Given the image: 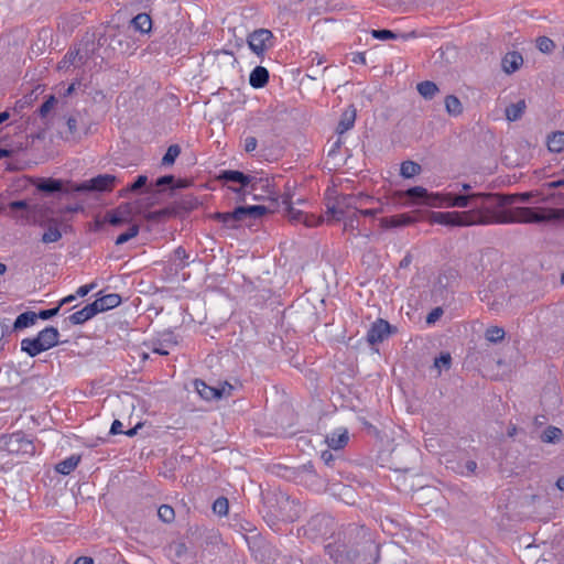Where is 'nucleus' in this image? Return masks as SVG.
Segmentation results:
<instances>
[{
	"label": "nucleus",
	"mask_w": 564,
	"mask_h": 564,
	"mask_svg": "<svg viewBox=\"0 0 564 564\" xmlns=\"http://www.w3.org/2000/svg\"><path fill=\"white\" fill-rule=\"evenodd\" d=\"M514 204V196L497 193H476L473 208L464 212H433L430 223L448 227L488 226L496 224H532L533 207H514L505 212L497 208Z\"/></svg>",
	"instance_id": "nucleus-1"
},
{
	"label": "nucleus",
	"mask_w": 564,
	"mask_h": 564,
	"mask_svg": "<svg viewBox=\"0 0 564 564\" xmlns=\"http://www.w3.org/2000/svg\"><path fill=\"white\" fill-rule=\"evenodd\" d=\"M325 551L336 564H376L379 557L371 532L356 524H349L344 540L326 544Z\"/></svg>",
	"instance_id": "nucleus-2"
},
{
	"label": "nucleus",
	"mask_w": 564,
	"mask_h": 564,
	"mask_svg": "<svg viewBox=\"0 0 564 564\" xmlns=\"http://www.w3.org/2000/svg\"><path fill=\"white\" fill-rule=\"evenodd\" d=\"M267 508L264 518L270 525L278 521L293 522L302 512L301 503L283 491L273 492L267 501Z\"/></svg>",
	"instance_id": "nucleus-3"
},
{
	"label": "nucleus",
	"mask_w": 564,
	"mask_h": 564,
	"mask_svg": "<svg viewBox=\"0 0 564 564\" xmlns=\"http://www.w3.org/2000/svg\"><path fill=\"white\" fill-rule=\"evenodd\" d=\"M218 180L224 182L225 184L237 183L240 185L239 188L234 186H228L229 189L237 194H241L246 188H249L250 192H254L259 188L264 187V184H269L268 178L259 177L257 175L245 174L240 171L236 170H224L219 173Z\"/></svg>",
	"instance_id": "nucleus-4"
},
{
	"label": "nucleus",
	"mask_w": 564,
	"mask_h": 564,
	"mask_svg": "<svg viewBox=\"0 0 564 564\" xmlns=\"http://www.w3.org/2000/svg\"><path fill=\"white\" fill-rule=\"evenodd\" d=\"M372 198L366 194H348L340 195L336 198L332 206H328L327 212L333 215L336 220H340L345 215L351 214L358 210V207L362 206Z\"/></svg>",
	"instance_id": "nucleus-5"
},
{
	"label": "nucleus",
	"mask_w": 564,
	"mask_h": 564,
	"mask_svg": "<svg viewBox=\"0 0 564 564\" xmlns=\"http://www.w3.org/2000/svg\"><path fill=\"white\" fill-rule=\"evenodd\" d=\"M432 197L437 202H430L431 207L466 208L473 206L474 202H476V193H435Z\"/></svg>",
	"instance_id": "nucleus-6"
},
{
	"label": "nucleus",
	"mask_w": 564,
	"mask_h": 564,
	"mask_svg": "<svg viewBox=\"0 0 564 564\" xmlns=\"http://www.w3.org/2000/svg\"><path fill=\"white\" fill-rule=\"evenodd\" d=\"M335 527V521L332 517L326 514H316L310 519L305 525V534L310 539L325 538L332 533Z\"/></svg>",
	"instance_id": "nucleus-7"
},
{
	"label": "nucleus",
	"mask_w": 564,
	"mask_h": 564,
	"mask_svg": "<svg viewBox=\"0 0 564 564\" xmlns=\"http://www.w3.org/2000/svg\"><path fill=\"white\" fill-rule=\"evenodd\" d=\"M117 177L112 174H100L74 187L76 192H110L115 187Z\"/></svg>",
	"instance_id": "nucleus-8"
},
{
	"label": "nucleus",
	"mask_w": 564,
	"mask_h": 564,
	"mask_svg": "<svg viewBox=\"0 0 564 564\" xmlns=\"http://www.w3.org/2000/svg\"><path fill=\"white\" fill-rule=\"evenodd\" d=\"M94 51V42L85 43L83 48L68 51L63 59L58 63V69H68L70 66L79 67L85 65Z\"/></svg>",
	"instance_id": "nucleus-9"
},
{
	"label": "nucleus",
	"mask_w": 564,
	"mask_h": 564,
	"mask_svg": "<svg viewBox=\"0 0 564 564\" xmlns=\"http://www.w3.org/2000/svg\"><path fill=\"white\" fill-rule=\"evenodd\" d=\"M273 34L268 29H258L248 35L247 43L249 48L260 57H263L265 51L271 46Z\"/></svg>",
	"instance_id": "nucleus-10"
},
{
	"label": "nucleus",
	"mask_w": 564,
	"mask_h": 564,
	"mask_svg": "<svg viewBox=\"0 0 564 564\" xmlns=\"http://www.w3.org/2000/svg\"><path fill=\"white\" fill-rule=\"evenodd\" d=\"M148 345L152 352L166 356L170 354V349L177 345V339L173 332H166L160 338L152 339Z\"/></svg>",
	"instance_id": "nucleus-11"
},
{
	"label": "nucleus",
	"mask_w": 564,
	"mask_h": 564,
	"mask_svg": "<svg viewBox=\"0 0 564 564\" xmlns=\"http://www.w3.org/2000/svg\"><path fill=\"white\" fill-rule=\"evenodd\" d=\"M390 332H391L390 324L387 321L379 318L371 325V327L367 332V340L371 345L381 343V341H383V339H386L388 337Z\"/></svg>",
	"instance_id": "nucleus-12"
},
{
	"label": "nucleus",
	"mask_w": 564,
	"mask_h": 564,
	"mask_svg": "<svg viewBox=\"0 0 564 564\" xmlns=\"http://www.w3.org/2000/svg\"><path fill=\"white\" fill-rule=\"evenodd\" d=\"M194 386H195V389L198 392V394L204 400H207V401L217 400V399L223 398V395L225 394L226 387L229 390L232 389V387L227 382L225 383V386L221 389H219V388L209 387L203 380H199V379H196L194 381Z\"/></svg>",
	"instance_id": "nucleus-13"
},
{
	"label": "nucleus",
	"mask_w": 564,
	"mask_h": 564,
	"mask_svg": "<svg viewBox=\"0 0 564 564\" xmlns=\"http://www.w3.org/2000/svg\"><path fill=\"white\" fill-rule=\"evenodd\" d=\"M44 351L52 349L59 343V332L54 326H46L34 336Z\"/></svg>",
	"instance_id": "nucleus-14"
},
{
	"label": "nucleus",
	"mask_w": 564,
	"mask_h": 564,
	"mask_svg": "<svg viewBox=\"0 0 564 564\" xmlns=\"http://www.w3.org/2000/svg\"><path fill=\"white\" fill-rule=\"evenodd\" d=\"M533 218H538V220H532V224H542L555 220L564 223V208L535 207Z\"/></svg>",
	"instance_id": "nucleus-15"
},
{
	"label": "nucleus",
	"mask_w": 564,
	"mask_h": 564,
	"mask_svg": "<svg viewBox=\"0 0 564 564\" xmlns=\"http://www.w3.org/2000/svg\"><path fill=\"white\" fill-rule=\"evenodd\" d=\"M47 208L41 204H31L28 215L23 216V223L29 225L44 226L47 219Z\"/></svg>",
	"instance_id": "nucleus-16"
},
{
	"label": "nucleus",
	"mask_w": 564,
	"mask_h": 564,
	"mask_svg": "<svg viewBox=\"0 0 564 564\" xmlns=\"http://www.w3.org/2000/svg\"><path fill=\"white\" fill-rule=\"evenodd\" d=\"M349 435L347 429L338 427L326 437V443L329 448L338 451L347 445Z\"/></svg>",
	"instance_id": "nucleus-17"
},
{
	"label": "nucleus",
	"mask_w": 564,
	"mask_h": 564,
	"mask_svg": "<svg viewBox=\"0 0 564 564\" xmlns=\"http://www.w3.org/2000/svg\"><path fill=\"white\" fill-rule=\"evenodd\" d=\"M98 313L96 311V306L93 303L87 304L82 310L73 313L67 317V322L70 325H83L87 321L91 319Z\"/></svg>",
	"instance_id": "nucleus-18"
},
{
	"label": "nucleus",
	"mask_w": 564,
	"mask_h": 564,
	"mask_svg": "<svg viewBox=\"0 0 564 564\" xmlns=\"http://www.w3.org/2000/svg\"><path fill=\"white\" fill-rule=\"evenodd\" d=\"M523 64V57L519 52H508L501 61V67L506 74H513Z\"/></svg>",
	"instance_id": "nucleus-19"
},
{
	"label": "nucleus",
	"mask_w": 564,
	"mask_h": 564,
	"mask_svg": "<svg viewBox=\"0 0 564 564\" xmlns=\"http://www.w3.org/2000/svg\"><path fill=\"white\" fill-rule=\"evenodd\" d=\"M282 204L285 206L286 216L292 223H302L304 213L294 207L293 195L290 192H285L282 195Z\"/></svg>",
	"instance_id": "nucleus-20"
},
{
	"label": "nucleus",
	"mask_w": 564,
	"mask_h": 564,
	"mask_svg": "<svg viewBox=\"0 0 564 564\" xmlns=\"http://www.w3.org/2000/svg\"><path fill=\"white\" fill-rule=\"evenodd\" d=\"M121 303V297L119 294L110 293L104 295L93 302L94 306H96L97 313L106 312L108 310L115 308L119 306Z\"/></svg>",
	"instance_id": "nucleus-21"
},
{
	"label": "nucleus",
	"mask_w": 564,
	"mask_h": 564,
	"mask_svg": "<svg viewBox=\"0 0 564 564\" xmlns=\"http://www.w3.org/2000/svg\"><path fill=\"white\" fill-rule=\"evenodd\" d=\"M269 82V72L263 66H257L250 73L249 84L251 87L259 89L264 87Z\"/></svg>",
	"instance_id": "nucleus-22"
},
{
	"label": "nucleus",
	"mask_w": 564,
	"mask_h": 564,
	"mask_svg": "<svg viewBox=\"0 0 564 564\" xmlns=\"http://www.w3.org/2000/svg\"><path fill=\"white\" fill-rule=\"evenodd\" d=\"M355 121H356V109L354 107H349L340 116V120H339L337 129H336L337 133L340 135V134L345 133L346 131L350 130L354 127Z\"/></svg>",
	"instance_id": "nucleus-23"
},
{
	"label": "nucleus",
	"mask_w": 564,
	"mask_h": 564,
	"mask_svg": "<svg viewBox=\"0 0 564 564\" xmlns=\"http://www.w3.org/2000/svg\"><path fill=\"white\" fill-rule=\"evenodd\" d=\"M36 188L46 194H53L63 191V181L56 178H39Z\"/></svg>",
	"instance_id": "nucleus-24"
},
{
	"label": "nucleus",
	"mask_w": 564,
	"mask_h": 564,
	"mask_svg": "<svg viewBox=\"0 0 564 564\" xmlns=\"http://www.w3.org/2000/svg\"><path fill=\"white\" fill-rule=\"evenodd\" d=\"M370 34H371V36L373 39H377V40H380V41L398 40V39L409 40V39L415 36L414 32L399 34V33H394L393 31L386 30V29H383V30H372L370 32Z\"/></svg>",
	"instance_id": "nucleus-25"
},
{
	"label": "nucleus",
	"mask_w": 564,
	"mask_h": 564,
	"mask_svg": "<svg viewBox=\"0 0 564 564\" xmlns=\"http://www.w3.org/2000/svg\"><path fill=\"white\" fill-rule=\"evenodd\" d=\"M404 195L413 200H424L430 206V202H435L432 197L434 193L430 194L426 188L422 186H414L404 192Z\"/></svg>",
	"instance_id": "nucleus-26"
},
{
	"label": "nucleus",
	"mask_w": 564,
	"mask_h": 564,
	"mask_svg": "<svg viewBox=\"0 0 564 564\" xmlns=\"http://www.w3.org/2000/svg\"><path fill=\"white\" fill-rule=\"evenodd\" d=\"M131 28L142 34L149 33L152 28V20L147 13H139L131 20Z\"/></svg>",
	"instance_id": "nucleus-27"
},
{
	"label": "nucleus",
	"mask_w": 564,
	"mask_h": 564,
	"mask_svg": "<svg viewBox=\"0 0 564 564\" xmlns=\"http://www.w3.org/2000/svg\"><path fill=\"white\" fill-rule=\"evenodd\" d=\"M21 351L25 352L29 357H36L44 350L41 347L40 341L35 337H26L21 340Z\"/></svg>",
	"instance_id": "nucleus-28"
},
{
	"label": "nucleus",
	"mask_w": 564,
	"mask_h": 564,
	"mask_svg": "<svg viewBox=\"0 0 564 564\" xmlns=\"http://www.w3.org/2000/svg\"><path fill=\"white\" fill-rule=\"evenodd\" d=\"M525 109L527 104L524 99L509 105L505 110L507 120L511 122L519 120L523 116Z\"/></svg>",
	"instance_id": "nucleus-29"
},
{
	"label": "nucleus",
	"mask_w": 564,
	"mask_h": 564,
	"mask_svg": "<svg viewBox=\"0 0 564 564\" xmlns=\"http://www.w3.org/2000/svg\"><path fill=\"white\" fill-rule=\"evenodd\" d=\"M37 321L36 313L33 311H26L18 315L13 323V329L19 330L30 326H33Z\"/></svg>",
	"instance_id": "nucleus-30"
},
{
	"label": "nucleus",
	"mask_w": 564,
	"mask_h": 564,
	"mask_svg": "<svg viewBox=\"0 0 564 564\" xmlns=\"http://www.w3.org/2000/svg\"><path fill=\"white\" fill-rule=\"evenodd\" d=\"M380 223L383 228H394L411 224L412 218L406 214H401L391 217H383Z\"/></svg>",
	"instance_id": "nucleus-31"
},
{
	"label": "nucleus",
	"mask_w": 564,
	"mask_h": 564,
	"mask_svg": "<svg viewBox=\"0 0 564 564\" xmlns=\"http://www.w3.org/2000/svg\"><path fill=\"white\" fill-rule=\"evenodd\" d=\"M452 366V356L449 352H442L440 357L434 359V364L431 368L432 371H435V377H440L442 370H448Z\"/></svg>",
	"instance_id": "nucleus-32"
},
{
	"label": "nucleus",
	"mask_w": 564,
	"mask_h": 564,
	"mask_svg": "<svg viewBox=\"0 0 564 564\" xmlns=\"http://www.w3.org/2000/svg\"><path fill=\"white\" fill-rule=\"evenodd\" d=\"M547 149L554 153L564 151V131L553 132L547 137Z\"/></svg>",
	"instance_id": "nucleus-33"
},
{
	"label": "nucleus",
	"mask_w": 564,
	"mask_h": 564,
	"mask_svg": "<svg viewBox=\"0 0 564 564\" xmlns=\"http://www.w3.org/2000/svg\"><path fill=\"white\" fill-rule=\"evenodd\" d=\"M80 457L72 455L56 465V471L62 475H69L79 464Z\"/></svg>",
	"instance_id": "nucleus-34"
},
{
	"label": "nucleus",
	"mask_w": 564,
	"mask_h": 564,
	"mask_svg": "<svg viewBox=\"0 0 564 564\" xmlns=\"http://www.w3.org/2000/svg\"><path fill=\"white\" fill-rule=\"evenodd\" d=\"M419 94L425 99H432L438 93V87L434 82L424 80L417 84Z\"/></svg>",
	"instance_id": "nucleus-35"
},
{
	"label": "nucleus",
	"mask_w": 564,
	"mask_h": 564,
	"mask_svg": "<svg viewBox=\"0 0 564 564\" xmlns=\"http://www.w3.org/2000/svg\"><path fill=\"white\" fill-rule=\"evenodd\" d=\"M421 171H422L421 165L419 163H416L414 161H410V160L402 162L401 167H400V174L404 178L414 177L415 175L420 174Z\"/></svg>",
	"instance_id": "nucleus-36"
},
{
	"label": "nucleus",
	"mask_w": 564,
	"mask_h": 564,
	"mask_svg": "<svg viewBox=\"0 0 564 564\" xmlns=\"http://www.w3.org/2000/svg\"><path fill=\"white\" fill-rule=\"evenodd\" d=\"M214 218L224 224L228 228H235L237 223H239L238 214H236V208L232 212L228 213H216Z\"/></svg>",
	"instance_id": "nucleus-37"
},
{
	"label": "nucleus",
	"mask_w": 564,
	"mask_h": 564,
	"mask_svg": "<svg viewBox=\"0 0 564 564\" xmlns=\"http://www.w3.org/2000/svg\"><path fill=\"white\" fill-rule=\"evenodd\" d=\"M129 218V212L128 206H120L118 207L112 214L109 215L108 221L112 226H119L126 221H128Z\"/></svg>",
	"instance_id": "nucleus-38"
},
{
	"label": "nucleus",
	"mask_w": 564,
	"mask_h": 564,
	"mask_svg": "<svg viewBox=\"0 0 564 564\" xmlns=\"http://www.w3.org/2000/svg\"><path fill=\"white\" fill-rule=\"evenodd\" d=\"M445 108L451 116H458L463 112V105L454 95H448L445 98Z\"/></svg>",
	"instance_id": "nucleus-39"
},
{
	"label": "nucleus",
	"mask_w": 564,
	"mask_h": 564,
	"mask_svg": "<svg viewBox=\"0 0 564 564\" xmlns=\"http://www.w3.org/2000/svg\"><path fill=\"white\" fill-rule=\"evenodd\" d=\"M340 220L344 221L345 231L358 230L360 227L359 215L357 212H352L351 214L345 215V217H341Z\"/></svg>",
	"instance_id": "nucleus-40"
},
{
	"label": "nucleus",
	"mask_w": 564,
	"mask_h": 564,
	"mask_svg": "<svg viewBox=\"0 0 564 564\" xmlns=\"http://www.w3.org/2000/svg\"><path fill=\"white\" fill-rule=\"evenodd\" d=\"M505 330L503 328L501 327H498V326H491L489 328H487L486 333H485V337L488 341L490 343H499L501 341L503 338H505Z\"/></svg>",
	"instance_id": "nucleus-41"
},
{
	"label": "nucleus",
	"mask_w": 564,
	"mask_h": 564,
	"mask_svg": "<svg viewBox=\"0 0 564 564\" xmlns=\"http://www.w3.org/2000/svg\"><path fill=\"white\" fill-rule=\"evenodd\" d=\"M62 238V232L57 226H50L42 235L41 241L44 243L57 242Z\"/></svg>",
	"instance_id": "nucleus-42"
},
{
	"label": "nucleus",
	"mask_w": 564,
	"mask_h": 564,
	"mask_svg": "<svg viewBox=\"0 0 564 564\" xmlns=\"http://www.w3.org/2000/svg\"><path fill=\"white\" fill-rule=\"evenodd\" d=\"M181 153V148L178 144H172L167 148L166 153L162 158V165H172L176 158Z\"/></svg>",
	"instance_id": "nucleus-43"
},
{
	"label": "nucleus",
	"mask_w": 564,
	"mask_h": 564,
	"mask_svg": "<svg viewBox=\"0 0 564 564\" xmlns=\"http://www.w3.org/2000/svg\"><path fill=\"white\" fill-rule=\"evenodd\" d=\"M139 230H140L139 225H137V224L132 225L126 232H122L117 237L116 245L120 246V245L128 242L129 240H131L132 238L138 236Z\"/></svg>",
	"instance_id": "nucleus-44"
},
{
	"label": "nucleus",
	"mask_w": 564,
	"mask_h": 564,
	"mask_svg": "<svg viewBox=\"0 0 564 564\" xmlns=\"http://www.w3.org/2000/svg\"><path fill=\"white\" fill-rule=\"evenodd\" d=\"M562 431L558 427L555 426H549L541 436V440L544 443H553L561 438Z\"/></svg>",
	"instance_id": "nucleus-45"
},
{
	"label": "nucleus",
	"mask_w": 564,
	"mask_h": 564,
	"mask_svg": "<svg viewBox=\"0 0 564 564\" xmlns=\"http://www.w3.org/2000/svg\"><path fill=\"white\" fill-rule=\"evenodd\" d=\"M148 177L145 175H139L135 181L128 185L127 188L121 191V196H126L128 193L138 192L147 185Z\"/></svg>",
	"instance_id": "nucleus-46"
},
{
	"label": "nucleus",
	"mask_w": 564,
	"mask_h": 564,
	"mask_svg": "<svg viewBox=\"0 0 564 564\" xmlns=\"http://www.w3.org/2000/svg\"><path fill=\"white\" fill-rule=\"evenodd\" d=\"M158 517L165 523H170L175 518L174 509L169 505H162L158 509Z\"/></svg>",
	"instance_id": "nucleus-47"
},
{
	"label": "nucleus",
	"mask_w": 564,
	"mask_h": 564,
	"mask_svg": "<svg viewBox=\"0 0 564 564\" xmlns=\"http://www.w3.org/2000/svg\"><path fill=\"white\" fill-rule=\"evenodd\" d=\"M536 47L539 48L540 52L549 54L554 50L555 44L547 36H539L536 39Z\"/></svg>",
	"instance_id": "nucleus-48"
},
{
	"label": "nucleus",
	"mask_w": 564,
	"mask_h": 564,
	"mask_svg": "<svg viewBox=\"0 0 564 564\" xmlns=\"http://www.w3.org/2000/svg\"><path fill=\"white\" fill-rule=\"evenodd\" d=\"M229 505L225 497L217 498L213 503V510L219 516H226L228 513Z\"/></svg>",
	"instance_id": "nucleus-49"
},
{
	"label": "nucleus",
	"mask_w": 564,
	"mask_h": 564,
	"mask_svg": "<svg viewBox=\"0 0 564 564\" xmlns=\"http://www.w3.org/2000/svg\"><path fill=\"white\" fill-rule=\"evenodd\" d=\"M31 204L26 200H13L9 204V208L12 212L21 210L22 214L20 216L21 221L23 223V216L28 215V209L30 208Z\"/></svg>",
	"instance_id": "nucleus-50"
},
{
	"label": "nucleus",
	"mask_w": 564,
	"mask_h": 564,
	"mask_svg": "<svg viewBox=\"0 0 564 564\" xmlns=\"http://www.w3.org/2000/svg\"><path fill=\"white\" fill-rule=\"evenodd\" d=\"M56 102V99L54 96H50L42 105L41 107L39 108V115L42 117V118H45L50 112L51 110L53 109L54 105Z\"/></svg>",
	"instance_id": "nucleus-51"
},
{
	"label": "nucleus",
	"mask_w": 564,
	"mask_h": 564,
	"mask_svg": "<svg viewBox=\"0 0 564 564\" xmlns=\"http://www.w3.org/2000/svg\"><path fill=\"white\" fill-rule=\"evenodd\" d=\"M322 221H323L322 217H316L313 214H305L304 213V217H303L302 224L305 227L312 228V227L318 226Z\"/></svg>",
	"instance_id": "nucleus-52"
},
{
	"label": "nucleus",
	"mask_w": 564,
	"mask_h": 564,
	"mask_svg": "<svg viewBox=\"0 0 564 564\" xmlns=\"http://www.w3.org/2000/svg\"><path fill=\"white\" fill-rule=\"evenodd\" d=\"M59 310L61 308L58 305L53 308H50V310H42L39 313H36V317H37V319L40 318V319L46 321V319H50V318L56 316L58 314Z\"/></svg>",
	"instance_id": "nucleus-53"
},
{
	"label": "nucleus",
	"mask_w": 564,
	"mask_h": 564,
	"mask_svg": "<svg viewBox=\"0 0 564 564\" xmlns=\"http://www.w3.org/2000/svg\"><path fill=\"white\" fill-rule=\"evenodd\" d=\"M174 256H175V259L181 261V263H180L181 268H184V267L187 265L186 260L188 259V254H187L186 250L183 247H177L174 250Z\"/></svg>",
	"instance_id": "nucleus-54"
},
{
	"label": "nucleus",
	"mask_w": 564,
	"mask_h": 564,
	"mask_svg": "<svg viewBox=\"0 0 564 564\" xmlns=\"http://www.w3.org/2000/svg\"><path fill=\"white\" fill-rule=\"evenodd\" d=\"M236 214H238L240 221L245 220L246 218H252V207L239 206L236 208Z\"/></svg>",
	"instance_id": "nucleus-55"
},
{
	"label": "nucleus",
	"mask_w": 564,
	"mask_h": 564,
	"mask_svg": "<svg viewBox=\"0 0 564 564\" xmlns=\"http://www.w3.org/2000/svg\"><path fill=\"white\" fill-rule=\"evenodd\" d=\"M443 308L442 307H435L433 308L429 315L426 316V323L429 325H432L434 324L436 321H438L441 318V316L443 315Z\"/></svg>",
	"instance_id": "nucleus-56"
},
{
	"label": "nucleus",
	"mask_w": 564,
	"mask_h": 564,
	"mask_svg": "<svg viewBox=\"0 0 564 564\" xmlns=\"http://www.w3.org/2000/svg\"><path fill=\"white\" fill-rule=\"evenodd\" d=\"M477 469V463L475 460H467L464 465V469L460 470V474L464 476L473 475Z\"/></svg>",
	"instance_id": "nucleus-57"
},
{
	"label": "nucleus",
	"mask_w": 564,
	"mask_h": 564,
	"mask_svg": "<svg viewBox=\"0 0 564 564\" xmlns=\"http://www.w3.org/2000/svg\"><path fill=\"white\" fill-rule=\"evenodd\" d=\"M120 36H121V33H119L118 35H115V36L111 39V43H110V45H111V47H112L113 50H116L115 44L117 43V44L120 46V47H119L120 52H121V53H126V52H128V50L130 48V45H129V43H128V42H126V48H123V47H122V40H121V37H120Z\"/></svg>",
	"instance_id": "nucleus-58"
},
{
	"label": "nucleus",
	"mask_w": 564,
	"mask_h": 564,
	"mask_svg": "<svg viewBox=\"0 0 564 564\" xmlns=\"http://www.w3.org/2000/svg\"><path fill=\"white\" fill-rule=\"evenodd\" d=\"M96 286V283H89V284H85V285H82L77 289L76 291V296H80V297H84L86 296L91 290H94Z\"/></svg>",
	"instance_id": "nucleus-59"
},
{
	"label": "nucleus",
	"mask_w": 564,
	"mask_h": 564,
	"mask_svg": "<svg viewBox=\"0 0 564 564\" xmlns=\"http://www.w3.org/2000/svg\"><path fill=\"white\" fill-rule=\"evenodd\" d=\"M122 427H123V425H122L121 421L115 420L110 426L109 434L110 435L123 434Z\"/></svg>",
	"instance_id": "nucleus-60"
},
{
	"label": "nucleus",
	"mask_w": 564,
	"mask_h": 564,
	"mask_svg": "<svg viewBox=\"0 0 564 564\" xmlns=\"http://www.w3.org/2000/svg\"><path fill=\"white\" fill-rule=\"evenodd\" d=\"M174 183V176L173 175H164V176H161L156 180L155 182V186L156 187H162V186H165V185H171Z\"/></svg>",
	"instance_id": "nucleus-61"
},
{
	"label": "nucleus",
	"mask_w": 564,
	"mask_h": 564,
	"mask_svg": "<svg viewBox=\"0 0 564 564\" xmlns=\"http://www.w3.org/2000/svg\"><path fill=\"white\" fill-rule=\"evenodd\" d=\"M258 141L254 137H247L245 139V150L246 152H252L256 150Z\"/></svg>",
	"instance_id": "nucleus-62"
},
{
	"label": "nucleus",
	"mask_w": 564,
	"mask_h": 564,
	"mask_svg": "<svg viewBox=\"0 0 564 564\" xmlns=\"http://www.w3.org/2000/svg\"><path fill=\"white\" fill-rule=\"evenodd\" d=\"M252 207V219L262 217L267 213V207L262 205H253Z\"/></svg>",
	"instance_id": "nucleus-63"
},
{
	"label": "nucleus",
	"mask_w": 564,
	"mask_h": 564,
	"mask_svg": "<svg viewBox=\"0 0 564 564\" xmlns=\"http://www.w3.org/2000/svg\"><path fill=\"white\" fill-rule=\"evenodd\" d=\"M67 129L70 135H75L77 133V120L74 117H69L66 121Z\"/></svg>",
	"instance_id": "nucleus-64"
}]
</instances>
